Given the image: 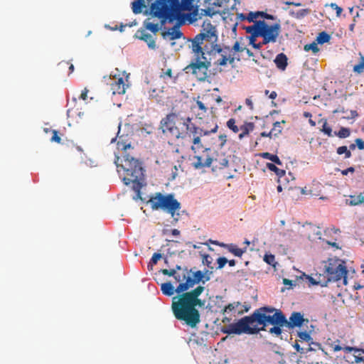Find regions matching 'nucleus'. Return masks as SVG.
Here are the masks:
<instances>
[{
	"label": "nucleus",
	"instance_id": "obj_1",
	"mask_svg": "<svg viewBox=\"0 0 364 364\" xmlns=\"http://www.w3.org/2000/svg\"><path fill=\"white\" fill-rule=\"evenodd\" d=\"M218 35L215 28L208 23L206 27L203 26V31L196 35L191 42L189 47L195 54H201L203 60H205V53L210 55L218 54L220 58L214 64L217 66H225L228 63L233 64L235 57L231 53L230 46L221 47L217 44Z\"/></svg>",
	"mask_w": 364,
	"mask_h": 364
},
{
	"label": "nucleus",
	"instance_id": "obj_2",
	"mask_svg": "<svg viewBox=\"0 0 364 364\" xmlns=\"http://www.w3.org/2000/svg\"><path fill=\"white\" fill-rule=\"evenodd\" d=\"M205 288L198 286L191 291L181 292L173 298L171 308L175 317L193 328L200 322V313L196 308L201 306L203 302L198 298Z\"/></svg>",
	"mask_w": 364,
	"mask_h": 364
},
{
	"label": "nucleus",
	"instance_id": "obj_3",
	"mask_svg": "<svg viewBox=\"0 0 364 364\" xmlns=\"http://www.w3.org/2000/svg\"><path fill=\"white\" fill-rule=\"evenodd\" d=\"M195 0H156L150 6L151 14L161 20V26L166 21L173 22L179 19L182 12L197 13V7L194 6Z\"/></svg>",
	"mask_w": 364,
	"mask_h": 364
},
{
	"label": "nucleus",
	"instance_id": "obj_4",
	"mask_svg": "<svg viewBox=\"0 0 364 364\" xmlns=\"http://www.w3.org/2000/svg\"><path fill=\"white\" fill-rule=\"evenodd\" d=\"M196 125L189 117H183L176 113L167 114L161 121L162 132L169 133L177 139H186Z\"/></svg>",
	"mask_w": 364,
	"mask_h": 364
},
{
	"label": "nucleus",
	"instance_id": "obj_5",
	"mask_svg": "<svg viewBox=\"0 0 364 364\" xmlns=\"http://www.w3.org/2000/svg\"><path fill=\"white\" fill-rule=\"evenodd\" d=\"M257 327L260 331H266V326L272 324H279L283 326L286 322V317L283 312L279 309H276L271 306H263L256 309L252 314Z\"/></svg>",
	"mask_w": 364,
	"mask_h": 364
},
{
	"label": "nucleus",
	"instance_id": "obj_6",
	"mask_svg": "<svg viewBox=\"0 0 364 364\" xmlns=\"http://www.w3.org/2000/svg\"><path fill=\"white\" fill-rule=\"evenodd\" d=\"M122 167L125 172V176L123 178L124 184L134 183L140 188L141 181L144 179V169L141 162L130 154H125L123 156Z\"/></svg>",
	"mask_w": 364,
	"mask_h": 364
},
{
	"label": "nucleus",
	"instance_id": "obj_7",
	"mask_svg": "<svg viewBox=\"0 0 364 364\" xmlns=\"http://www.w3.org/2000/svg\"><path fill=\"white\" fill-rule=\"evenodd\" d=\"M147 203L150 205L152 210H165L171 215L174 220L178 221L176 212L181 209V203L174 198L173 194L163 195L159 192L156 193L150 197ZM178 215V213L176 214L177 216Z\"/></svg>",
	"mask_w": 364,
	"mask_h": 364
},
{
	"label": "nucleus",
	"instance_id": "obj_8",
	"mask_svg": "<svg viewBox=\"0 0 364 364\" xmlns=\"http://www.w3.org/2000/svg\"><path fill=\"white\" fill-rule=\"evenodd\" d=\"M325 272L327 274V282H337L343 279L346 284L348 270L346 262L339 259H329L325 265Z\"/></svg>",
	"mask_w": 364,
	"mask_h": 364
},
{
	"label": "nucleus",
	"instance_id": "obj_9",
	"mask_svg": "<svg viewBox=\"0 0 364 364\" xmlns=\"http://www.w3.org/2000/svg\"><path fill=\"white\" fill-rule=\"evenodd\" d=\"M228 334L242 333L255 334L259 332V327H257L252 314L250 316L240 318L237 322L229 325L225 331Z\"/></svg>",
	"mask_w": 364,
	"mask_h": 364
},
{
	"label": "nucleus",
	"instance_id": "obj_10",
	"mask_svg": "<svg viewBox=\"0 0 364 364\" xmlns=\"http://www.w3.org/2000/svg\"><path fill=\"white\" fill-rule=\"evenodd\" d=\"M255 26L263 38V43H275L281 32V25L279 20L269 25L264 20L255 22Z\"/></svg>",
	"mask_w": 364,
	"mask_h": 364
},
{
	"label": "nucleus",
	"instance_id": "obj_11",
	"mask_svg": "<svg viewBox=\"0 0 364 364\" xmlns=\"http://www.w3.org/2000/svg\"><path fill=\"white\" fill-rule=\"evenodd\" d=\"M195 55H196L195 60L188 65L184 70L186 73H191L198 80L205 81L208 77V68L211 66L210 61L207 60L206 58L201 61V54Z\"/></svg>",
	"mask_w": 364,
	"mask_h": 364
},
{
	"label": "nucleus",
	"instance_id": "obj_12",
	"mask_svg": "<svg viewBox=\"0 0 364 364\" xmlns=\"http://www.w3.org/2000/svg\"><path fill=\"white\" fill-rule=\"evenodd\" d=\"M184 274H186L184 282L180 283L176 288L177 294L188 291L202 281L204 277V273L202 271L193 272L192 269H188L187 267L184 268Z\"/></svg>",
	"mask_w": 364,
	"mask_h": 364
},
{
	"label": "nucleus",
	"instance_id": "obj_13",
	"mask_svg": "<svg viewBox=\"0 0 364 364\" xmlns=\"http://www.w3.org/2000/svg\"><path fill=\"white\" fill-rule=\"evenodd\" d=\"M129 74L124 72L110 77V89L113 95H123L128 87Z\"/></svg>",
	"mask_w": 364,
	"mask_h": 364
},
{
	"label": "nucleus",
	"instance_id": "obj_14",
	"mask_svg": "<svg viewBox=\"0 0 364 364\" xmlns=\"http://www.w3.org/2000/svg\"><path fill=\"white\" fill-rule=\"evenodd\" d=\"M218 126L215 123L213 128L210 130L205 129L203 128H200L196 126V131H192L190 135L188 136L190 139L192 140V146L191 150L196 154L197 152V149L203 148V144L201 143V136L208 135L210 133H215L218 130Z\"/></svg>",
	"mask_w": 364,
	"mask_h": 364
},
{
	"label": "nucleus",
	"instance_id": "obj_15",
	"mask_svg": "<svg viewBox=\"0 0 364 364\" xmlns=\"http://www.w3.org/2000/svg\"><path fill=\"white\" fill-rule=\"evenodd\" d=\"M210 153V149L205 148L203 150L201 154L195 155L193 158V167H194L196 169H201L205 167H210L213 162V158L212 157Z\"/></svg>",
	"mask_w": 364,
	"mask_h": 364
},
{
	"label": "nucleus",
	"instance_id": "obj_16",
	"mask_svg": "<svg viewBox=\"0 0 364 364\" xmlns=\"http://www.w3.org/2000/svg\"><path fill=\"white\" fill-rule=\"evenodd\" d=\"M304 321L308 323L309 320L305 319L303 314H301L300 312L294 311L291 314L289 321L286 319V322L283 323V326H285L286 327L291 329L295 327H301Z\"/></svg>",
	"mask_w": 364,
	"mask_h": 364
},
{
	"label": "nucleus",
	"instance_id": "obj_17",
	"mask_svg": "<svg viewBox=\"0 0 364 364\" xmlns=\"http://www.w3.org/2000/svg\"><path fill=\"white\" fill-rule=\"evenodd\" d=\"M135 36L137 38L145 41L149 48L154 49L156 48L154 38L151 34L146 33L144 30H138Z\"/></svg>",
	"mask_w": 364,
	"mask_h": 364
},
{
	"label": "nucleus",
	"instance_id": "obj_18",
	"mask_svg": "<svg viewBox=\"0 0 364 364\" xmlns=\"http://www.w3.org/2000/svg\"><path fill=\"white\" fill-rule=\"evenodd\" d=\"M321 187L322 186L320 183H313L311 186H306L302 188L301 193L312 196H320L321 193Z\"/></svg>",
	"mask_w": 364,
	"mask_h": 364
},
{
	"label": "nucleus",
	"instance_id": "obj_19",
	"mask_svg": "<svg viewBox=\"0 0 364 364\" xmlns=\"http://www.w3.org/2000/svg\"><path fill=\"white\" fill-rule=\"evenodd\" d=\"M211 243L219 245L220 247H226L230 252L233 254L235 256L237 257H241L244 252H246V248L241 249L237 247L235 245L230 244V245H226L224 243H220L218 241H210Z\"/></svg>",
	"mask_w": 364,
	"mask_h": 364
},
{
	"label": "nucleus",
	"instance_id": "obj_20",
	"mask_svg": "<svg viewBox=\"0 0 364 364\" xmlns=\"http://www.w3.org/2000/svg\"><path fill=\"white\" fill-rule=\"evenodd\" d=\"M161 36L165 39L175 40L180 38L183 36V33L180 31L179 27L174 26L167 31H163Z\"/></svg>",
	"mask_w": 364,
	"mask_h": 364
},
{
	"label": "nucleus",
	"instance_id": "obj_21",
	"mask_svg": "<svg viewBox=\"0 0 364 364\" xmlns=\"http://www.w3.org/2000/svg\"><path fill=\"white\" fill-rule=\"evenodd\" d=\"M161 272L164 275H168L169 277H173L176 282H179V284L184 282L185 275H186V274H184V269L182 270L181 272H177L175 269H164L161 270Z\"/></svg>",
	"mask_w": 364,
	"mask_h": 364
},
{
	"label": "nucleus",
	"instance_id": "obj_22",
	"mask_svg": "<svg viewBox=\"0 0 364 364\" xmlns=\"http://www.w3.org/2000/svg\"><path fill=\"white\" fill-rule=\"evenodd\" d=\"M345 352L354 353V362L355 363H359L364 360V349L350 346L345 348Z\"/></svg>",
	"mask_w": 364,
	"mask_h": 364
},
{
	"label": "nucleus",
	"instance_id": "obj_23",
	"mask_svg": "<svg viewBox=\"0 0 364 364\" xmlns=\"http://www.w3.org/2000/svg\"><path fill=\"white\" fill-rule=\"evenodd\" d=\"M245 30L246 33L250 34L249 36V41L250 44L252 46L256 43L257 38L260 37V34L255 24L245 27Z\"/></svg>",
	"mask_w": 364,
	"mask_h": 364
},
{
	"label": "nucleus",
	"instance_id": "obj_24",
	"mask_svg": "<svg viewBox=\"0 0 364 364\" xmlns=\"http://www.w3.org/2000/svg\"><path fill=\"white\" fill-rule=\"evenodd\" d=\"M349 199L346 200V204L350 206L359 205L364 203V191L358 195L350 196Z\"/></svg>",
	"mask_w": 364,
	"mask_h": 364
},
{
	"label": "nucleus",
	"instance_id": "obj_25",
	"mask_svg": "<svg viewBox=\"0 0 364 364\" xmlns=\"http://www.w3.org/2000/svg\"><path fill=\"white\" fill-rule=\"evenodd\" d=\"M193 109L196 112L197 117L202 119L207 113L208 108L200 100H197L196 105L193 106Z\"/></svg>",
	"mask_w": 364,
	"mask_h": 364
},
{
	"label": "nucleus",
	"instance_id": "obj_26",
	"mask_svg": "<svg viewBox=\"0 0 364 364\" xmlns=\"http://www.w3.org/2000/svg\"><path fill=\"white\" fill-rule=\"evenodd\" d=\"M274 61L279 69L282 70L286 69L287 66V57L284 53L278 54Z\"/></svg>",
	"mask_w": 364,
	"mask_h": 364
},
{
	"label": "nucleus",
	"instance_id": "obj_27",
	"mask_svg": "<svg viewBox=\"0 0 364 364\" xmlns=\"http://www.w3.org/2000/svg\"><path fill=\"white\" fill-rule=\"evenodd\" d=\"M255 127V126L253 122H245V124L239 129V130L242 131V132L238 135L239 139H242L245 136H247L250 132L254 130Z\"/></svg>",
	"mask_w": 364,
	"mask_h": 364
},
{
	"label": "nucleus",
	"instance_id": "obj_28",
	"mask_svg": "<svg viewBox=\"0 0 364 364\" xmlns=\"http://www.w3.org/2000/svg\"><path fill=\"white\" fill-rule=\"evenodd\" d=\"M146 7L145 0H135L132 2V10L134 14H141Z\"/></svg>",
	"mask_w": 364,
	"mask_h": 364
},
{
	"label": "nucleus",
	"instance_id": "obj_29",
	"mask_svg": "<svg viewBox=\"0 0 364 364\" xmlns=\"http://www.w3.org/2000/svg\"><path fill=\"white\" fill-rule=\"evenodd\" d=\"M212 164L213 168L222 169L228 166V160L224 156H221L219 158L213 159Z\"/></svg>",
	"mask_w": 364,
	"mask_h": 364
},
{
	"label": "nucleus",
	"instance_id": "obj_30",
	"mask_svg": "<svg viewBox=\"0 0 364 364\" xmlns=\"http://www.w3.org/2000/svg\"><path fill=\"white\" fill-rule=\"evenodd\" d=\"M161 290L162 293L166 296H172L176 291V289H174L173 286L171 282L163 283L161 285Z\"/></svg>",
	"mask_w": 364,
	"mask_h": 364
},
{
	"label": "nucleus",
	"instance_id": "obj_31",
	"mask_svg": "<svg viewBox=\"0 0 364 364\" xmlns=\"http://www.w3.org/2000/svg\"><path fill=\"white\" fill-rule=\"evenodd\" d=\"M298 337L299 338V340L301 341H306L310 342L311 343L314 344V346H317L318 348H321V346L318 343H314L312 341V338L309 333L307 331H301L298 333Z\"/></svg>",
	"mask_w": 364,
	"mask_h": 364
},
{
	"label": "nucleus",
	"instance_id": "obj_32",
	"mask_svg": "<svg viewBox=\"0 0 364 364\" xmlns=\"http://www.w3.org/2000/svg\"><path fill=\"white\" fill-rule=\"evenodd\" d=\"M308 229L310 230L312 232L309 233L307 237L309 239H314L315 237H318L321 239V233L318 227H316L311 224L308 225Z\"/></svg>",
	"mask_w": 364,
	"mask_h": 364
},
{
	"label": "nucleus",
	"instance_id": "obj_33",
	"mask_svg": "<svg viewBox=\"0 0 364 364\" xmlns=\"http://www.w3.org/2000/svg\"><path fill=\"white\" fill-rule=\"evenodd\" d=\"M260 156L262 157L263 159L270 160L277 165L282 164L281 160L277 155L272 154L269 152H263V153L260 154Z\"/></svg>",
	"mask_w": 364,
	"mask_h": 364
},
{
	"label": "nucleus",
	"instance_id": "obj_34",
	"mask_svg": "<svg viewBox=\"0 0 364 364\" xmlns=\"http://www.w3.org/2000/svg\"><path fill=\"white\" fill-rule=\"evenodd\" d=\"M144 26L146 29L151 31L154 33H156L159 30L158 23H154L149 21V18L146 19L144 21Z\"/></svg>",
	"mask_w": 364,
	"mask_h": 364
},
{
	"label": "nucleus",
	"instance_id": "obj_35",
	"mask_svg": "<svg viewBox=\"0 0 364 364\" xmlns=\"http://www.w3.org/2000/svg\"><path fill=\"white\" fill-rule=\"evenodd\" d=\"M262 15H263V11H256V12H250L248 15L247 16V20L249 22H253V24H255V22L259 21V20H257L259 17H261Z\"/></svg>",
	"mask_w": 364,
	"mask_h": 364
},
{
	"label": "nucleus",
	"instance_id": "obj_36",
	"mask_svg": "<svg viewBox=\"0 0 364 364\" xmlns=\"http://www.w3.org/2000/svg\"><path fill=\"white\" fill-rule=\"evenodd\" d=\"M267 168L269 170H270V171H272L274 172V173L277 174V176H278L279 177H282V176H284V175H285V171H284V170H282V169H280V168H277V167L276 166V165H275V164H272V163H267Z\"/></svg>",
	"mask_w": 364,
	"mask_h": 364
},
{
	"label": "nucleus",
	"instance_id": "obj_37",
	"mask_svg": "<svg viewBox=\"0 0 364 364\" xmlns=\"http://www.w3.org/2000/svg\"><path fill=\"white\" fill-rule=\"evenodd\" d=\"M350 129L347 127H341L338 132H335L334 135L341 139H345L350 136Z\"/></svg>",
	"mask_w": 364,
	"mask_h": 364
},
{
	"label": "nucleus",
	"instance_id": "obj_38",
	"mask_svg": "<svg viewBox=\"0 0 364 364\" xmlns=\"http://www.w3.org/2000/svg\"><path fill=\"white\" fill-rule=\"evenodd\" d=\"M331 36L326 32L323 31L318 34L316 37V41L318 43L323 44L330 41Z\"/></svg>",
	"mask_w": 364,
	"mask_h": 364
},
{
	"label": "nucleus",
	"instance_id": "obj_39",
	"mask_svg": "<svg viewBox=\"0 0 364 364\" xmlns=\"http://www.w3.org/2000/svg\"><path fill=\"white\" fill-rule=\"evenodd\" d=\"M264 261L272 266L273 267H276L277 262L275 261V257L272 254H265L263 258Z\"/></svg>",
	"mask_w": 364,
	"mask_h": 364
},
{
	"label": "nucleus",
	"instance_id": "obj_40",
	"mask_svg": "<svg viewBox=\"0 0 364 364\" xmlns=\"http://www.w3.org/2000/svg\"><path fill=\"white\" fill-rule=\"evenodd\" d=\"M310 12L311 10L309 9H304L297 11L296 13H292V16L296 18L301 19L310 14Z\"/></svg>",
	"mask_w": 364,
	"mask_h": 364
},
{
	"label": "nucleus",
	"instance_id": "obj_41",
	"mask_svg": "<svg viewBox=\"0 0 364 364\" xmlns=\"http://www.w3.org/2000/svg\"><path fill=\"white\" fill-rule=\"evenodd\" d=\"M336 152L338 155H341V154H344L345 159H349L350 157H351V152L350 150L348 149L346 146H339L337 149Z\"/></svg>",
	"mask_w": 364,
	"mask_h": 364
},
{
	"label": "nucleus",
	"instance_id": "obj_42",
	"mask_svg": "<svg viewBox=\"0 0 364 364\" xmlns=\"http://www.w3.org/2000/svg\"><path fill=\"white\" fill-rule=\"evenodd\" d=\"M304 49L305 51L311 50L314 53H316L319 51L317 42H313L311 43L305 45Z\"/></svg>",
	"mask_w": 364,
	"mask_h": 364
},
{
	"label": "nucleus",
	"instance_id": "obj_43",
	"mask_svg": "<svg viewBox=\"0 0 364 364\" xmlns=\"http://www.w3.org/2000/svg\"><path fill=\"white\" fill-rule=\"evenodd\" d=\"M353 71L359 74L364 71V56H362L360 62L353 66Z\"/></svg>",
	"mask_w": 364,
	"mask_h": 364
},
{
	"label": "nucleus",
	"instance_id": "obj_44",
	"mask_svg": "<svg viewBox=\"0 0 364 364\" xmlns=\"http://www.w3.org/2000/svg\"><path fill=\"white\" fill-rule=\"evenodd\" d=\"M272 327L269 328V332L271 334H274L276 336H280L282 333V327L284 326H280L279 324H272Z\"/></svg>",
	"mask_w": 364,
	"mask_h": 364
},
{
	"label": "nucleus",
	"instance_id": "obj_45",
	"mask_svg": "<svg viewBox=\"0 0 364 364\" xmlns=\"http://www.w3.org/2000/svg\"><path fill=\"white\" fill-rule=\"evenodd\" d=\"M227 127L231 129L234 133H237L239 132V128L237 125H235V119L233 118L230 119L227 122Z\"/></svg>",
	"mask_w": 364,
	"mask_h": 364
},
{
	"label": "nucleus",
	"instance_id": "obj_46",
	"mask_svg": "<svg viewBox=\"0 0 364 364\" xmlns=\"http://www.w3.org/2000/svg\"><path fill=\"white\" fill-rule=\"evenodd\" d=\"M245 48H242L240 46V43L238 41H235L233 46L230 48L231 53L234 54L235 53H242L244 51Z\"/></svg>",
	"mask_w": 364,
	"mask_h": 364
},
{
	"label": "nucleus",
	"instance_id": "obj_47",
	"mask_svg": "<svg viewBox=\"0 0 364 364\" xmlns=\"http://www.w3.org/2000/svg\"><path fill=\"white\" fill-rule=\"evenodd\" d=\"M209 5L213 6H222L225 3H227L228 0H205Z\"/></svg>",
	"mask_w": 364,
	"mask_h": 364
},
{
	"label": "nucleus",
	"instance_id": "obj_48",
	"mask_svg": "<svg viewBox=\"0 0 364 364\" xmlns=\"http://www.w3.org/2000/svg\"><path fill=\"white\" fill-rule=\"evenodd\" d=\"M321 131L324 134L328 135V136H333V134H332V129H331V127L330 126H328L326 120H325L323 124Z\"/></svg>",
	"mask_w": 364,
	"mask_h": 364
},
{
	"label": "nucleus",
	"instance_id": "obj_49",
	"mask_svg": "<svg viewBox=\"0 0 364 364\" xmlns=\"http://www.w3.org/2000/svg\"><path fill=\"white\" fill-rule=\"evenodd\" d=\"M240 305V302H233L231 304H229L228 306H226L223 309V314L225 312H231L233 310H235L237 306Z\"/></svg>",
	"mask_w": 364,
	"mask_h": 364
},
{
	"label": "nucleus",
	"instance_id": "obj_50",
	"mask_svg": "<svg viewBox=\"0 0 364 364\" xmlns=\"http://www.w3.org/2000/svg\"><path fill=\"white\" fill-rule=\"evenodd\" d=\"M213 258L210 255H206L203 256V263L210 269H213V267L211 266Z\"/></svg>",
	"mask_w": 364,
	"mask_h": 364
},
{
	"label": "nucleus",
	"instance_id": "obj_51",
	"mask_svg": "<svg viewBox=\"0 0 364 364\" xmlns=\"http://www.w3.org/2000/svg\"><path fill=\"white\" fill-rule=\"evenodd\" d=\"M333 9H334L336 12V16L337 17H340L341 15V13L343 11V9L340 6H338L335 3H331L329 5Z\"/></svg>",
	"mask_w": 364,
	"mask_h": 364
},
{
	"label": "nucleus",
	"instance_id": "obj_52",
	"mask_svg": "<svg viewBox=\"0 0 364 364\" xmlns=\"http://www.w3.org/2000/svg\"><path fill=\"white\" fill-rule=\"evenodd\" d=\"M217 263L218 264V269H222L228 263V259L224 257H220L218 258Z\"/></svg>",
	"mask_w": 364,
	"mask_h": 364
},
{
	"label": "nucleus",
	"instance_id": "obj_53",
	"mask_svg": "<svg viewBox=\"0 0 364 364\" xmlns=\"http://www.w3.org/2000/svg\"><path fill=\"white\" fill-rule=\"evenodd\" d=\"M331 347L334 352H337L341 350L345 351V348H346L347 346H341L339 344H336V342H334L331 344Z\"/></svg>",
	"mask_w": 364,
	"mask_h": 364
},
{
	"label": "nucleus",
	"instance_id": "obj_54",
	"mask_svg": "<svg viewBox=\"0 0 364 364\" xmlns=\"http://www.w3.org/2000/svg\"><path fill=\"white\" fill-rule=\"evenodd\" d=\"M52 132L53 136L51 138V141L60 144L61 142V139L58 136V132L56 130H53Z\"/></svg>",
	"mask_w": 364,
	"mask_h": 364
},
{
	"label": "nucleus",
	"instance_id": "obj_55",
	"mask_svg": "<svg viewBox=\"0 0 364 364\" xmlns=\"http://www.w3.org/2000/svg\"><path fill=\"white\" fill-rule=\"evenodd\" d=\"M161 257L162 256L161 253H154L151 259V263L153 264H156L157 262L161 258Z\"/></svg>",
	"mask_w": 364,
	"mask_h": 364
},
{
	"label": "nucleus",
	"instance_id": "obj_56",
	"mask_svg": "<svg viewBox=\"0 0 364 364\" xmlns=\"http://www.w3.org/2000/svg\"><path fill=\"white\" fill-rule=\"evenodd\" d=\"M281 123L279 122H276L274 123V127L272 128V130H273V132L274 131H277V134H280L282 132V127H281Z\"/></svg>",
	"mask_w": 364,
	"mask_h": 364
},
{
	"label": "nucleus",
	"instance_id": "obj_57",
	"mask_svg": "<svg viewBox=\"0 0 364 364\" xmlns=\"http://www.w3.org/2000/svg\"><path fill=\"white\" fill-rule=\"evenodd\" d=\"M355 142L359 149H364V141L360 138H358L355 140Z\"/></svg>",
	"mask_w": 364,
	"mask_h": 364
},
{
	"label": "nucleus",
	"instance_id": "obj_58",
	"mask_svg": "<svg viewBox=\"0 0 364 364\" xmlns=\"http://www.w3.org/2000/svg\"><path fill=\"white\" fill-rule=\"evenodd\" d=\"M166 76L172 78V70L171 68L167 69L165 72H163L160 75L161 77H165Z\"/></svg>",
	"mask_w": 364,
	"mask_h": 364
},
{
	"label": "nucleus",
	"instance_id": "obj_59",
	"mask_svg": "<svg viewBox=\"0 0 364 364\" xmlns=\"http://www.w3.org/2000/svg\"><path fill=\"white\" fill-rule=\"evenodd\" d=\"M262 137H269L271 138L273 135L277 136V133H273V130H271L269 132H263L260 134Z\"/></svg>",
	"mask_w": 364,
	"mask_h": 364
},
{
	"label": "nucleus",
	"instance_id": "obj_60",
	"mask_svg": "<svg viewBox=\"0 0 364 364\" xmlns=\"http://www.w3.org/2000/svg\"><path fill=\"white\" fill-rule=\"evenodd\" d=\"M219 140L220 141V146L223 147L227 141V136L225 134H220L219 136Z\"/></svg>",
	"mask_w": 364,
	"mask_h": 364
},
{
	"label": "nucleus",
	"instance_id": "obj_61",
	"mask_svg": "<svg viewBox=\"0 0 364 364\" xmlns=\"http://www.w3.org/2000/svg\"><path fill=\"white\" fill-rule=\"evenodd\" d=\"M261 17L263 18L269 19V20H275L277 18L276 16H274L272 14H267L266 12H264V11H263V15H262Z\"/></svg>",
	"mask_w": 364,
	"mask_h": 364
},
{
	"label": "nucleus",
	"instance_id": "obj_62",
	"mask_svg": "<svg viewBox=\"0 0 364 364\" xmlns=\"http://www.w3.org/2000/svg\"><path fill=\"white\" fill-rule=\"evenodd\" d=\"M306 279L309 280L311 284L312 285H316L320 283V282L316 281L315 279H314L312 277L306 275Z\"/></svg>",
	"mask_w": 364,
	"mask_h": 364
},
{
	"label": "nucleus",
	"instance_id": "obj_63",
	"mask_svg": "<svg viewBox=\"0 0 364 364\" xmlns=\"http://www.w3.org/2000/svg\"><path fill=\"white\" fill-rule=\"evenodd\" d=\"M88 90L87 88H85L82 92H81V95H80V98L83 100H87V93H88Z\"/></svg>",
	"mask_w": 364,
	"mask_h": 364
},
{
	"label": "nucleus",
	"instance_id": "obj_64",
	"mask_svg": "<svg viewBox=\"0 0 364 364\" xmlns=\"http://www.w3.org/2000/svg\"><path fill=\"white\" fill-rule=\"evenodd\" d=\"M294 348L296 350L297 352L300 353H306L305 349L304 348H301L298 343H296L294 346Z\"/></svg>",
	"mask_w": 364,
	"mask_h": 364
}]
</instances>
